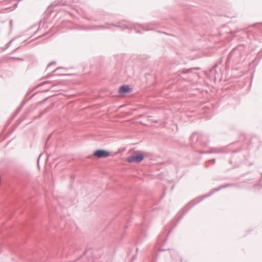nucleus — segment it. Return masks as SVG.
I'll list each match as a JSON object with an SVG mask.
<instances>
[{
    "label": "nucleus",
    "instance_id": "f03ea898",
    "mask_svg": "<svg viewBox=\"0 0 262 262\" xmlns=\"http://www.w3.org/2000/svg\"><path fill=\"white\" fill-rule=\"evenodd\" d=\"M94 156L98 158H106L111 156V154L104 150H97L94 152Z\"/></svg>",
    "mask_w": 262,
    "mask_h": 262
},
{
    "label": "nucleus",
    "instance_id": "7ed1b4c3",
    "mask_svg": "<svg viewBox=\"0 0 262 262\" xmlns=\"http://www.w3.org/2000/svg\"><path fill=\"white\" fill-rule=\"evenodd\" d=\"M131 89L128 85H123L122 86L120 90H119V93L121 94H124L126 93H128L130 92Z\"/></svg>",
    "mask_w": 262,
    "mask_h": 262
},
{
    "label": "nucleus",
    "instance_id": "f257e3e1",
    "mask_svg": "<svg viewBox=\"0 0 262 262\" xmlns=\"http://www.w3.org/2000/svg\"><path fill=\"white\" fill-rule=\"evenodd\" d=\"M144 156L140 153L136 152L133 155L129 156L126 158V161L129 163L137 162L139 163L142 161L144 159Z\"/></svg>",
    "mask_w": 262,
    "mask_h": 262
}]
</instances>
